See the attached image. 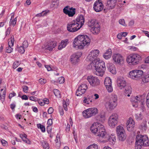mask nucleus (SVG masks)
I'll return each mask as SVG.
<instances>
[{"instance_id":"nucleus-25","label":"nucleus","mask_w":149,"mask_h":149,"mask_svg":"<svg viewBox=\"0 0 149 149\" xmlns=\"http://www.w3.org/2000/svg\"><path fill=\"white\" fill-rule=\"evenodd\" d=\"M116 1H108L107 6L110 7L111 9L113 8L116 5Z\"/></svg>"},{"instance_id":"nucleus-44","label":"nucleus","mask_w":149,"mask_h":149,"mask_svg":"<svg viewBox=\"0 0 149 149\" xmlns=\"http://www.w3.org/2000/svg\"><path fill=\"white\" fill-rule=\"evenodd\" d=\"M135 118L137 120H140L142 119V116L141 113L139 114H135Z\"/></svg>"},{"instance_id":"nucleus-2","label":"nucleus","mask_w":149,"mask_h":149,"mask_svg":"<svg viewBox=\"0 0 149 149\" xmlns=\"http://www.w3.org/2000/svg\"><path fill=\"white\" fill-rule=\"evenodd\" d=\"M90 130L95 135L101 139V140H99V141L102 142H104V140H102V139H103L107 137L106 136L107 133L103 125H100L97 126L96 125V123H94L90 127Z\"/></svg>"},{"instance_id":"nucleus-58","label":"nucleus","mask_w":149,"mask_h":149,"mask_svg":"<svg viewBox=\"0 0 149 149\" xmlns=\"http://www.w3.org/2000/svg\"><path fill=\"white\" fill-rule=\"evenodd\" d=\"M113 74H115L116 73V71L115 70V68L114 67H112V69L110 68L109 71Z\"/></svg>"},{"instance_id":"nucleus-63","label":"nucleus","mask_w":149,"mask_h":149,"mask_svg":"<svg viewBox=\"0 0 149 149\" xmlns=\"http://www.w3.org/2000/svg\"><path fill=\"white\" fill-rule=\"evenodd\" d=\"M119 24L123 26H125V22L124 20L123 19H122L119 20Z\"/></svg>"},{"instance_id":"nucleus-16","label":"nucleus","mask_w":149,"mask_h":149,"mask_svg":"<svg viewBox=\"0 0 149 149\" xmlns=\"http://www.w3.org/2000/svg\"><path fill=\"white\" fill-rule=\"evenodd\" d=\"M81 52H77L73 54L71 56V61L73 64H75L79 61V58L81 56Z\"/></svg>"},{"instance_id":"nucleus-5","label":"nucleus","mask_w":149,"mask_h":149,"mask_svg":"<svg viewBox=\"0 0 149 149\" xmlns=\"http://www.w3.org/2000/svg\"><path fill=\"white\" fill-rule=\"evenodd\" d=\"M141 60V58L140 55L137 54H132L127 57L126 61L129 64L134 65L138 64Z\"/></svg>"},{"instance_id":"nucleus-32","label":"nucleus","mask_w":149,"mask_h":149,"mask_svg":"<svg viewBox=\"0 0 149 149\" xmlns=\"http://www.w3.org/2000/svg\"><path fill=\"white\" fill-rule=\"evenodd\" d=\"M137 103L139 102L141 104H143L144 101V96L143 95L136 96Z\"/></svg>"},{"instance_id":"nucleus-10","label":"nucleus","mask_w":149,"mask_h":149,"mask_svg":"<svg viewBox=\"0 0 149 149\" xmlns=\"http://www.w3.org/2000/svg\"><path fill=\"white\" fill-rule=\"evenodd\" d=\"M143 75V72L141 70H133L130 71L129 72L130 77L136 80L140 78Z\"/></svg>"},{"instance_id":"nucleus-11","label":"nucleus","mask_w":149,"mask_h":149,"mask_svg":"<svg viewBox=\"0 0 149 149\" xmlns=\"http://www.w3.org/2000/svg\"><path fill=\"white\" fill-rule=\"evenodd\" d=\"M87 80L90 85L93 86H97L100 84L99 80L97 77L90 75L87 77Z\"/></svg>"},{"instance_id":"nucleus-64","label":"nucleus","mask_w":149,"mask_h":149,"mask_svg":"<svg viewBox=\"0 0 149 149\" xmlns=\"http://www.w3.org/2000/svg\"><path fill=\"white\" fill-rule=\"evenodd\" d=\"M29 98L30 100L35 102L37 101L38 100V99L36 97L33 96H31Z\"/></svg>"},{"instance_id":"nucleus-18","label":"nucleus","mask_w":149,"mask_h":149,"mask_svg":"<svg viewBox=\"0 0 149 149\" xmlns=\"http://www.w3.org/2000/svg\"><path fill=\"white\" fill-rule=\"evenodd\" d=\"M117 85L119 89H122L126 86V82L123 77L118 78L117 79Z\"/></svg>"},{"instance_id":"nucleus-36","label":"nucleus","mask_w":149,"mask_h":149,"mask_svg":"<svg viewBox=\"0 0 149 149\" xmlns=\"http://www.w3.org/2000/svg\"><path fill=\"white\" fill-rule=\"evenodd\" d=\"M24 48L22 46L19 47L18 46H17L16 49V50L20 53L23 54L25 51Z\"/></svg>"},{"instance_id":"nucleus-55","label":"nucleus","mask_w":149,"mask_h":149,"mask_svg":"<svg viewBox=\"0 0 149 149\" xmlns=\"http://www.w3.org/2000/svg\"><path fill=\"white\" fill-rule=\"evenodd\" d=\"M39 82L42 84H43L47 82V80L44 79H40L39 80Z\"/></svg>"},{"instance_id":"nucleus-42","label":"nucleus","mask_w":149,"mask_h":149,"mask_svg":"<svg viewBox=\"0 0 149 149\" xmlns=\"http://www.w3.org/2000/svg\"><path fill=\"white\" fill-rule=\"evenodd\" d=\"M47 124L49 126H48L47 127V131L48 133H49V132H50L51 131V129H50V130H48V128L49 127V126L51 125L52 124V120L51 119H49L47 121Z\"/></svg>"},{"instance_id":"nucleus-8","label":"nucleus","mask_w":149,"mask_h":149,"mask_svg":"<svg viewBox=\"0 0 149 149\" xmlns=\"http://www.w3.org/2000/svg\"><path fill=\"white\" fill-rule=\"evenodd\" d=\"M68 31L71 32H74L79 30L81 28L79 24L73 20L68 23L67 26Z\"/></svg>"},{"instance_id":"nucleus-34","label":"nucleus","mask_w":149,"mask_h":149,"mask_svg":"<svg viewBox=\"0 0 149 149\" xmlns=\"http://www.w3.org/2000/svg\"><path fill=\"white\" fill-rule=\"evenodd\" d=\"M104 84L105 86L111 85V81L109 77H107L104 81Z\"/></svg>"},{"instance_id":"nucleus-38","label":"nucleus","mask_w":149,"mask_h":149,"mask_svg":"<svg viewBox=\"0 0 149 149\" xmlns=\"http://www.w3.org/2000/svg\"><path fill=\"white\" fill-rule=\"evenodd\" d=\"M109 101L115 103H117V97L116 95H113L111 97Z\"/></svg>"},{"instance_id":"nucleus-22","label":"nucleus","mask_w":149,"mask_h":149,"mask_svg":"<svg viewBox=\"0 0 149 149\" xmlns=\"http://www.w3.org/2000/svg\"><path fill=\"white\" fill-rule=\"evenodd\" d=\"M100 26L99 24H96L95 26L92 27L91 31L93 34H97L100 32Z\"/></svg>"},{"instance_id":"nucleus-50","label":"nucleus","mask_w":149,"mask_h":149,"mask_svg":"<svg viewBox=\"0 0 149 149\" xmlns=\"http://www.w3.org/2000/svg\"><path fill=\"white\" fill-rule=\"evenodd\" d=\"M20 64V63L18 61L15 62L13 65V68L14 69H15Z\"/></svg>"},{"instance_id":"nucleus-41","label":"nucleus","mask_w":149,"mask_h":149,"mask_svg":"<svg viewBox=\"0 0 149 149\" xmlns=\"http://www.w3.org/2000/svg\"><path fill=\"white\" fill-rule=\"evenodd\" d=\"M98 147L97 145L95 143H94L89 146L86 148V149H98Z\"/></svg>"},{"instance_id":"nucleus-27","label":"nucleus","mask_w":149,"mask_h":149,"mask_svg":"<svg viewBox=\"0 0 149 149\" xmlns=\"http://www.w3.org/2000/svg\"><path fill=\"white\" fill-rule=\"evenodd\" d=\"M6 89H5L4 90L3 89H1V92H0V97H1V98H0V100H1L2 101H3L4 100L6 93Z\"/></svg>"},{"instance_id":"nucleus-28","label":"nucleus","mask_w":149,"mask_h":149,"mask_svg":"<svg viewBox=\"0 0 149 149\" xmlns=\"http://www.w3.org/2000/svg\"><path fill=\"white\" fill-rule=\"evenodd\" d=\"M92 96H88L87 97L84 98V102L87 104H90L92 102Z\"/></svg>"},{"instance_id":"nucleus-61","label":"nucleus","mask_w":149,"mask_h":149,"mask_svg":"<svg viewBox=\"0 0 149 149\" xmlns=\"http://www.w3.org/2000/svg\"><path fill=\"white\" fill-rule=\"evenodd\" d=\"M28 88V87L27 86H22L23 90L25 93H26L27 92Z\"/></svg>"},{"instance_id":"nucleus-31","label":"nucleus","mask_w":149,"mask_h":149,"mask_svg":"<svg viewBox=\"0 0 149 149\" xmlns=\"http://www.w3.org/2000/svg\"><path fill=\"white\" fill-rule=\"evenodd\" d=\"M93 54L91 51L87 56V58L90 61H93L96 58H97L94 56V54Z\"/></svg>"},{"instance_id":"nucleus-24","label":"nucleus","mask_w":149,"mask_h":149,"mask_svg":"<svg viewBox=\"0 0 149 149\" xmlns=\"http://www.w3.org/2000/svg\"><path fill=\"white\" fill-rule=\"evenodd\" d=\"M112 54V51L111 49L107 50L106 52L103 55L104 57L106 59H108L111 58Z\"/></svg>"},{"instance_id":"nucleus-19","label":"nucleus","mask_w":149,"mask_h":149,"mask_svg":"<svg viewBox=\"0 0 149 149\" xmlns=\"http://www.w3.org/2000/svg\"><path fill=\"white\" fill-rule=\"evenodd\" d=\"M75 22L79 24V26L81 28L84 25L85 22L84 16L82 15H80L75 20Z\"/></svg>"},{"instance_id":"nucleus-46","label":"nucleus","mask_w":149,"mask_h":149,"mask_svg":"<svg viewBox=\"0 0 149 149\" xmlns=\"http://www.w3.org/2000/svg\"><path fill=\"white\" fill-rule=\"evenodd\" d=\"M53 92L54 95L56 97H60V93L58 90L57 89H54Z\"/></svg>"},{"instance_id":"nucleus-33","label":"nucleus","mask_w":149,"mask_h":149,"mask_svg":"<svg viewBox=\"0 0 149 149\" xmlns=\"http://www.w3.org/2000/svg\"><path fill=\"white\" fill-rule=\"evenodd\" d=\"M104 116L102 114H100L98 116H97L95 117V119L96 120L99 121L100 122H102L103 120L104 119Z\"/></svg>"},{"instance_id":"nucleus-6","label":"nucleus","mask_w":149,"mask_h":149,"mask_svg":"<svg viewBox=\"0 0 149 149\" xmlns=\"http://www.w3.org/2000/svg\"><path fill=\"white\" fill-rule=\"evenodd\" d=\"M98 112V109L95 107L88 108L82 112L83 116L86 118H90L95 116Z\"/></svg>"},{"instance_id":"nucleus-7","label":"nucleus","mask_w":149,"mask_h":149,"mask_svg":"<svg viewBox=\"0 0 149 149\" xmlns=\"http://www.w3.org/2000/svg\"><path fill=\"white\" fill-rule=\"evenodd\" d=\"M116 132L119 141H123L125 140L127 136L123 127L120 125L118 126L116 128Z\"/></svg>"},{"instance_id":"nucleus-62","label":"nucleus","mask_w":149,"mask_h":149,"mask_svg":"<svg viewBox=\"0 0 149 149\" xmlns=\"http://www.w3.org/2000/svg\"><path fill=\"white\" fill-rule=\"evenodd\" d=\"M11 29L10 27H8L7 28L6 32V35L7 36L9 35L10 33Z\"/></svg>"},{"instance_id":"nucleus-26","label":"nucleus","mask_w":149,"mask_h":149,"mask_svg":"<svg viewBox=\"0 0 149 149\" xmlns=\"http://www.w3.org/2000/svg\"><path fill=\"white\" fill-rule=\"evenodd\" d=\"M147 121L146 120H143V122L139 126V128L143 131H146L147 129Z\"/></svg>"},{"instance_id":"nucleus-37","label":"nucleus","mask_w":149,"mask_h":149,"mask_svg":"<svg viewBox=\"0 0 149 149\" xmlns=\"http://www.w3.org/2000/svg\"><path fill=\"white\" fill-rule=\"evenodd\" d=\"M124 92L126 94H131L132 92V88L129 86H126Z\"/></svg>"},{"instance_id":"nucleus-9","label":"nucleus","mask_w":149,"mask_h":149,"mask_svg":"<svg viewBox=\"0 0 149 149\" xmlns=\"http://www.w3.org/2000/svg\"><path fill=\"white\" fill-rule=\"evenodd\" d=\"M118 120V114L115 113H113L109 118L108 121L109 125L112 127H114L117 125Z\"/></svg>"},{"instance_id":"nucleus-51","label":"nucleus","mask_w":149,"mask_h":149,"mask_svg":"<svg viewBox=\"0 0 149 149\" xmlns=\"http://www.w3.org/2000/svg\"><path fill=\"white\" fill-rule=\"evenodd\" d=\"M65 81V79L63 77H59L58 79V82L60 84H63L64 83Z\"/></svg>"},{"instance_id":"nucleus-1","label":"nucleus","mask_w":149,"mask_h":149,"mask_svg":"<svg viewBox=\"0 0 149 149\" xmlns=\"http://www.w3.org/2000/svg\"><path fill=\"white\" fill-rule=\"evenodd\" d=\"M90 42V39L87 35H79L74 40L73 47L78 49H82L85 46H88Z\"/></svg>"},{"instance_id":"nucleus-43","label":"nucleus","mask_w":149,"mask_h":149,"mask_svg":"<svg viewBox=\"0 0 149 149\" xmlns=\"http://www.w3.org/2000/svg\"><path fill=\"white\" fill-rule=\"evenodd\" d=\"M91 52L93 53V54L94 56L95 57V58H97V57L98 56L100 53L99 50L98 49L94 50L92 51Z\"/></svg>"},{"instance_id":"nucleus-23","label":"nucleus","mask_w":149,"mask_h":149,"mask_svg":"<svg viewBox=\"0 0 149 149\" xmlns=\"http://www.w3.org/2000/svg\"><path fill=\"white\" fill-rule=\"evenodd\" d=\"M68 43V40L67 39L64 40L62 41L58 47V49L59 50L61 49L62 48H64Z\"/></svg>"},{"instance_id":"nucleus-57","label":"nucleus","mask_w":149,"mask_h":149,"mask_svg":"<svg viewBox=\"0 0 149 149\" xmlns=\"http://www.w3.org/2000/svg\"><path fill=\"white\" fill-rule=\"evenodd\" d=\"M20 137L23 140L25 139H27V136L24 134H20Z\"/></svg>"},{"instance_id":"nucleus-21","label":"nucleus","mask_w":149,"mask_h":149,"mask_svg":"<svg viewBox=\"0 0 149 149\" xmlns=\"http://www.w3.org/2000/svg\"><path fill=\"white\" fill-rule=\"evenodd\" d=\"M56 44L54 42H50L45 46V48L46 49L51 51L56 46Z\"/></svg>"},{"instance_id":"nucleus-35","label":"nucleus","mask_w":149,"mask_h":149,"mask_svg":"<svg viewBox=\"0 0 149 149\" xmlns=\"http://www.w3.org/2000/svg\"><path fill=\"white\" fill-rule=\"evenodd\" d=\"M41 143L44 149H49V146L48 143L47 142L43 141H41Z\"/></svg>"},{"instance_id":"nucleus-60","label":"nucleus","mask_w":149,"mask_h":149,"mask_svg":"<svg viewBox=\"0 0 149 149\" xmlns=\"http://www.w3.org/2000/svg\"><path fill=\"white\" fill-rule=\"evenodd\" d=\"M47 13L45 11H43L41 13L37 14V16L41 17L43 16Z\"/></svg>"},{"instance_id":"nucleus-14","label":"nucleus","mask_w":149,"mask_h":149,"mask_svg":"<svg viewBox=\"0 0 149 149\" xmlns=\"http://www.w3.org/2000/svg\"><path fill=\"white\" fill-rule=\"evenodd\" d=\"M94 10L96 12H99L102 10L103 8V5L101 2V0L96 1L93 5Z\"/></svg>"},{"instance_id":"nucleus-12","label":"nucleus","mask_w":149,"mask_h":149,"mask_svg":"<svg viewBox=\"0 0 149 149\" xmlns=\"http://www.w3.org/2000/svg\"><path fill=\"white\" fill-rule=\"evenodd\" d=\"M87 88V85L85 84H81L78 88L76 91V95L77 96H80L84 94Z\"/></svg>"},{"instance_id":"nucleus-30","label":"nucleus","mask_w":149,"mask_h":149,"mask_svg":"<svg viewBox=\"0 0 149 149\" xmlns=\"http://www.w3.org/2000/svg\"><path fill=\"white\" fill-rule=\"evenodd\" d=\"M14 17V15H12L11 16V18L9 22V25L10 26L12 25H13V26H14L16 24L17 17H15L14 19H13H13Z\"/></svg>"},{"instance_id":"nucleus-39","label":"nucleus","mask_w":149,"mask_h":149,"mask_svg":"<svg viewBox=\"0 0 149 149\" xmlns=\"http://www.w3.org/2000/svg\"><path fill=\"white\" fill-rule=\"evenodd\" d=\"M95 64L94 61H92V62L88 65L87 69L89 70L93 69L94 68L95 69Z\"/></svg>"},{"instance_id":"nucleus-4","label":"nucleus","mask_w":149,"mask_h":149,"mask_svg":"<svg viewBox=\"0 0 149 149\" xmlns=\"http://www.w3.org/2000/svg\"><path fill=\"white\" fill-rule=\"evenodd\" d=\"M136 145L144 146H149V140L146 135H138L136 138Z\"/></svg>"},{"instance_id":"nucleus-54","label":"nucleus","mask_w":149,"mask_h":149,"mask_svg":"<svg viewBox=\"0 0 149 149\" xmlns=\"http://www.w3.org/2000/svg\"><path fill=\"white\" fill-rule=\"evenodd\" d=\"M13 49L11 47L9 46L6 47V52L8 53H10L12 52Z\"/></svg>"},{"instance_id":"nucleus-49","label":"nucleus","mask_w":149,"mask_h":149,"mask_svg":"<svg viewBox=\"0 0 149 149\" xmlns=\"http://www.w3.org/2000/svg\"><path fill=\"white\" fill-rule=\"evenodd\" d=\"M106 88L109 92H111L113 91V88L111 86V85H108L107 86H105Z\"/></svg>"},{"instance_id":"nucleus-40","label":"nucleus","mask_w":149,"mask_h":149,"mask_svg":"<svg viewBox=\"0 0 149 149\" xmlns=\"http://www.w3.org/2000/svg\"><path fill=\"white\" fill-rule=\"evenodd\" d=\"M142 81L144 83H146L149 81V74L143 78Z\"/></svg>"},{"instance_id":"nucleus-48","label":"nucleus","mask_w":149,"mask_h":149,"mask_svg":"<svg viewBox=\"0 0 149 149\" xmlns=\"http://www.w3.org/2000/svg\"><path fill=\"white\" fill-rule=\"evenodd\" d=\"M63 106L64 108V110L67 111L68 110V108L67 106L69 105V103H66V102H65V101L63 100Z\"/></svg>"},{"instance_id":"nucleus-15","label":"nucleus","mask_w":149,"mask_h":149,"mask_svg":"<svg viewBox=\"0 0 149 149\" xmlns=\"http://www.w3.org/2000/svg\"><path fill=\"white\" fill-rule=\"evenodd\" d=\"M126 127L129 131H131L134 130L135 127V123L133 120L130 118L126 123Z\"/></svg>"},{"instance_id":"nucleus-29","label":"nucleus","mask_w":149,"mask_h":149,"mask_svg":"<svg viewBox=\"0 0 149 149\" xmlns=\"http://www.w3.org/2000/svg\"><path fill=\"white\" fill-rule=\"evenodd\" d=\"M88 24L89 26L92 27L95 26L96 24H98L95 19H91L89 20Z\"/></svg>"},{"instance_id":"nucleus-56","label":"nucleus","mask_w":149,"mask_h":149,"mask_svg":"<svg viewBox=\"0 0 149 149\" xmlns=\"http://www.w3.org/2000/svg\"><path fill=\"white\" fill-rule=\"evenodd\" d=\"M28 43L26 41H24L23 43L22 47L24 48H26L28 47Z\"/></svg>"},{"instance_id":"nucleus-3","label":"nucleus","mask_w":149,"mask_h":149,"mask_svg":"<svg viewBox=\"0 0 149 149\" xmlns=\"http://www.w3.org/2000/svg\"><path fill=\"white\" fill-rule=\"evenodd\" d=\"M95 63V69L96 71L95 72V74L98 76L102 77L106 70L105 63L104 61H100L99 58H96L94 60Z\"/></svg>"},{"instance_id":"nucleus-45","label":"nucleus","mask_w":149,"mask_h":149,"mask_svg":"<svg viewBox=\"0 0 149 149\" xmlns=\"http://www.w3.org/2000/svg\"><path fill=\"white\" fill-rule=\"evenodd\" d=\"M14 37L11 38V40L9 41L8 42V45L9 46L12 47L14 45Z\"/></svg>"},{"instance_id":"nucleus-52","label":"nucleus","mask_w":149,"mask_h":149,"mask_svg":"<svg viewBox=\"0 0 149 149\" xmlns=\"http://www.w3.org/2000/svg\"><path fill=\"white\" fill-rule=\"evenodd\" d=\"M131 101L132 102L137 103V100L136 98V97L132 96L131 97Z\"/></svg>"},{"instance_id":"nucleus-53","label":"nucleus","mask_w":149,"mask_h":149,"mask_svg":"<svg viewBox=\"0 0 149 149\" xmlns=\"http://www.w3.org/2000/svg\"><path fill=\"white\" fill-rule=\"evenodd\" d=\"M146 104L148 107L149 108V92L146 97Z\"/></svg>"},{"instance_id":"nucleus-17","label":"nucleus","mask_w":149,"mask_h":149,"mask_svg":"<svg viewBox=\"0 0 149 149\" xmlns=\"http://www.w3.org/2000/svg\"><path fill=\"white\" fill-rule=\"evenodd\" d=\"M113 59L115 63L117 64L121 63H123V57L122 56L119 54H114L113 56Z\"/></svg>"},{"instance_id":"nucleus-59","label":"nucleus","mask_w":149,"mask_h":149,"mask_svg":"<svg viewBox=\"0 0 149 149\" xmlns=\"http://www.w3.org/2000/svg\"><path fill=\"white\" fill-rule=\"evenodd\" d=\"M54 111V109L52 107H49L47 111V112L48 114H51L53 113Z\"/></svg>"},{"instance_id":"nucleus-47","label":"nucleus","mask_w":149,"mask_h":149,"mask_svg":"<svg viewBox=\"0 0 149 149\" xmlns=\"http://www.w3.org/2000/svg\"><path fill=\"white\" fill-rule=\"evenodd\" d=\"M63 106L64 108V110L67 111L68 110V108L67 106L69 105V103H66V102H65V101L63 100Z\"/></svg>"},{"instance_id":"nucleus-20","label":"nucleus","mask_w":149,"mask_h":149,"mask_svg":"<svg viewBox=\"0 0 149 149\" xmlns=\"http://www.w3.org/2000/svg\"><path fill=\"white\" fill-rule=\"evenodd\" d=\"M117 103H115L109 101L106 103L105 106L107 108H109L110 110L114 109L117 106Z\"/></svg>"},{"instance_id":"nucleus-13","label":"nucleus","mask_w":149,"mask_h":149,"mask_svg":"<svg viewBox=\"0 0 149 149\" xmlns=\"http://www.w3.org/2000/svg\"><path fill=\"white\" fill-rule=\"evenodd\" d=\"M69 6H67L63 9L64 13L69 17H72L75 13V9L72 7L69 8Z\"/></svg>"}]
</instances>
